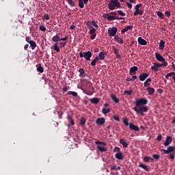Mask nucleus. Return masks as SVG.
I'll list each match as a JSON object with an SVG mask.
<instances>
[{
    "label": "nucleus",
    "instance_id": "nucleus-27",
    "mask_svg": "<svg viewBox=\"0 0 175 175\" xmlns=\"http://www.w3.org/2000/svg\"><path fill=\"white\" fill-rule=\"evenodd\" d=\"M52 41L55 42H59L61 41V38L59 37V36L58 35H56V36H54L53 38H52Z\"/></svg>",
    "mask_w": 175,
    "mask_h": 175
},
{
    "label": "nucleus",
    "instance_id": "nucleus-19",
    "mask_svg": "<svg viewBox=\"0 0 175 175\" xmlns=\"http://www.w3.org/2000/svg\"><path fill=\"white\" fill-rule=\"evenodd\" d=\"M114 39L117 43H119V44H122V43H124V40H122V38H120L118 36H115Z\"/></svg>",
    "mask_w": 175,
    "mask_h": 175
},
{
    "label": "nucleus",
    "instance_id": "nucleus-7",
    "mask_svg": "<svg viewBox=\"0 0 175 175\" xmlns=\"http://www.w3.org/2000/svg\"><path fill=\"white\" fill-rule=\"evenodd\" d=\"M117 32H118V29H117L116 27H109L108 29V35L109 36H116Z\"/></svg>",
    "mask_w": 175,
    "mask_h": 175
},
{
    "label": "nucleus",
    "instance_id": "nucleus-31",
    "mask_svg": "<svg viewBox=\"0 0 175 175\" xmlns=\"http://www.w3.org/2000/svg\"><path fill=\"white\" fill-rule=\"evenodd\" d=\"M67 120L70 122V125H75V120H73V118H72V116H68Z\"/></svg>",
    "mask_w": 175,
    "mask_h": 175
},
{
    "label": "nucleus",
    "instance_id": "nucleus-62",
    "mask_svg": "<svg viewBox=\"0 0 175 175\" xmlns=\"http://www.w3.org/2000/svg\"><path fill=\"white\" fill-rule=\"evenodd\" d=\"M169 159H174V154H173V153H170Z\"/></svg>",
    "mask_w": 175,
    "mask_h": 175
},
{
    "label": "nucleus",
    "instance_id": "nucleus-37",
    "mask_svg": "<svg viewBox=\"0 0 175 175\" xmlns=\"http://www.w3.org/2000/svg\"><path fill=\"white\" fill-rule=\"evenodd\" d=\"M171 76H175V72H171L170 73H167L166 75H165V78L169 79V77H170Z\"/></svg>",
    "mask_w": 175,
    "mask_h": 175
},
{
    "label": "nucleus",
    "instance_id": "nucleus-52",
    "mask_svg": "<svg viewBox=\"0 0 175 175\" xmlns=\"http://www.w3.org/2000/svg\"><path fill=\"white\" fill-rule=\"evenodd\" d=\"M92 27H94V28H99V26L96 25V23L94 21H92Z\"/></svg>",
    "mask_w": 175,
    "mask_h": 175
},
{
    "label": "nucleus",
    "instance_id": "nucleus-6",
    "mask_svg": "<svg viewBox=\"0 0 175 175\" xmlns=\"http://www.w3.org/2000/svg\"><path fill=\"white\" fill-rule=\"evenodd\" d=\"M161 152H163V154H172V152H174L175 151V146H170L166 149H161Z\"/></svg>",
    "mask_w": 175,
    "mask_h": 175
},
{
    "label": "nucleus",
    "instance_id": "nucleus-40",
    "mask_svg": "<svg viewBox=\"0 0 175 175\" xmlns=\"http://www.w3.org/2000/svg\"><path fill=\"white\" fill-rule=\"evenodd\" d=\"M123 123L124 124V125H125L126 126H129V120L128 118H124V119L123 120Z\"/></svg>",
    "mask_w": 175,
    "mask_h": 175
},
{
    "label": "nucleus",
    "instance_id": "nucleus-55",
    "mask_svg": "<svg viewBox=\"0 0 175 175\" xmlns=\"http://www.w3.org/2000/svg\"><path fill=\"white\" fill-rule=\"evenodd\" d=\"M110 15V14H103V18H107V20H109V16Z\"/></svg>",
    "mask_w": 175,
    "mask_h": 175
},
{
    "label": "nucleus",
    "instance_id": "nucleus-5",
    "mask_svg": "<svg viewBox=\"0 0 175 175\" xmlns=\"http://www.w3.org/2000/svg\"><path fill=\"white\" fill-rule=\"evenodd\" d=\"M142 6H143V4L142 3L137 4L135 5V12L133 14L134 16H137L138 14H140V16H142L144 14V10H140V8H142Z\"/></svg>",
    "mask_w": 175,
    "mask_h": 175
},
{
    "label": "nucleus",
    "instance_id": "nucleus-33",
    "mask_svg": "<svg viewBox=\"0 0 175 175\" xmlns=\"http://www.w3.org/2000/svg\"><path fill=\"white\" fill-rule=\"evenodd\" d=\"M98 58H100L101 61H103L105 59V53L100 52V53L98 54Z\"/></svg>",
    "mask_w": 175,
    "mask_h": 175
},
{
    "label": "nucleus",
    "instance_id": "nucleus-42",
    "mask_svg": "<svg viewBox=\"0 0 175 175\" xmlns=\"http://www.w3.org/2000/svg\"><path fill=\"white\" fill-rule=\"evenodd\" d=\"M87 25L88 27V28H90V29L94 28L92 27V22H91V21H88V23H87Z\"/></svg>",
    "mask_w": 175,
    "mask_h": 175
},
{
    "label": "nucleus",
    "instance_id": "nucleus-28",
    "mask_svg": "<svg viewBox=\"0 0 175 175\" xmlns=\"http://www.w3.org/2000/svg\"><path fill=\"white\" fill-rule=\"evenodd\" d=\"M110 111H111V109H110V108L106 109L105 107H103L102 109L103 114H109V113H110Z\"/></svg>",
    "mask_w": 175,
    "mask_h": 175
},
{
    "label": "nucleus",
    "instance_id": "nucleus-45",
    "mask_svg": "<svg viewBox=\"0 0 175 175\" xmlns=\"http://www.w3.org/2000/svg\"><path fill=\"white\" fill-rule=\"evenodd\" d=\"M95 32H96V29L94 27L90 30V35H94L96 33Z\"/></svg>",
    "mask_w": 175,
    "mask_h": 175
},
{
    "label": "nucleus",
    "instance_id": "nucleus-61",
    "mask_svg": "<svg viewBox=\"0 0 175 175\" xmlns=\"http://www.w3.org/2000/svg\"><path fill=\"white\" fill-rule=\"evenodd\" d=\"M113 120H115V121H118V122H120V118H119L118 116H113Z\"/></svg>",
    "mask_w": 175,
    "mask_h": 175
},
{
    "label": "nucleus",
    "instance_id": "nucleus-41",
    "mask_svg": "<svg viewBox=\"0 0 175 175\" xmlns=\"http://www.w3.org/2000/svg\"><path fill=\"white\" fill-rule=\"evenodd\" d=\"M53 50H55V51H56L57 53H59L61 51V50L59 49V46H53Z\"/></svg>",
    "mask_w": 175,
    "mask_h": 175
},
{
    "label": "nucleus",
    "instance_id": "nucleus-51",
    "mask_svg": "<svg viewBox=\"0 0 175 175\" xmlns=\"http://www.w3.org/2000/svg\"><path fill=\"white\" fill-rule=\"evenodd\" d=\"M160 157L161 156L159 154H152V158H154V159H159Z\"/></svg>",
    "mask_w": 175,
    "mask_h": 175
},
{
    "label": "nucleus",
    "instance_id": "nucleus-60",
    "mask_svg": "<svg viewBox=\"0 0 175 175\" xmlns=\"http://www.w3.org/2000/svg\"><path fill=\"white\" fill-rule=\"evenodd\" d=\"M126 5H127L129 9H132V3H129L128 1H126Z\"/></svg>",
    "mask_w": 175,
    "mask_h": 175
},
{
    "label": "nucleus",
    "instance_id": "nucleus-23",
    "mask_svg": "<svg viewBox=\"0 0 175 175\" xmlns=\"http://www.w3.org/2000/svg\"><path fill=\"white\" fill-rule=\"evenodd\" d=\"M154 66H156L157 68H161L162 66H167V62H164L162 64H159V63H154Z\"/></svg>",
    "mask_w": 175,
    "mask_h": 175
},
{
    "label": "nucleus",
    "instance_id": "nucleus-64",
    "mask_svg": "<svg viewBox=\"0 0 175 175\" xmlns=\"http://www.w3.org/2000/svg\"><path fill=\"white\" fill-rule=\"evenodd\" d=\"M59 120H62V112L57 111Z\"/></svg>",
    "mask_w": 175,
    "mask_h": 175
},
{
    "label": "nucleus",
    "instance_id": "nucleus-4",
    "mask_svg": "<svg viewBox=\"0 0 175 175\" xmlns=\"http://www.w3.org/2000/svg\"><path fill=\"white\" fill-rule=\"evenodd\" d=\"M87 84H88L89 90L86 89L85 91H83V92L86 95L91 96L94 94V92H95V89L94 88V87H92V83L91 82L88 81Z\"/></svg>",
    "mask_w": 175,
    "mask_h": 175
},
{
    "label": "nucleus",
    "instance_id": "nucleus-11",
    "mask_svg": "<svg viewBox=\"0 0 175 175\" xmlns=\"http://www.w3.org/2000/svg\"><path fill=\"white\" fill-rule=\"evenodd\" d=\"M129 128L131 131H135V132H139L140 131L139 126L133 124L132 122L129 123Z\"/></svg>",
    "mask_w": 175,
    "mask_h": 175
},
{
    "label": "nucleus",
    "instance_id": "nucleus-15",
    "mask_svg": "<svg viewBox=\"0 0 175 175\" xmlns=\"http://www.w3.org/2000/svg\"><path fill=\"white\" fill-rule=\"evenodd\" d=\"M119 143L120 144H122V146H123V148H128V146H129V144H128V143H126V142L125 141V139H120V140H119Z\"/></svg>",
    "mask_w": 175,
    "mask_h": 175
},
{
    "label": "nucleus",
    "instance_id": "nucleus-58",
    "mask_svg": "<svg viewBox=\"0 0 175 175\" xmlns=\"http://www.w3.org/2000/svg\"><path fill=\"white\" fill-rule=\"evenodd\" d=\"M165 16H166L167 17H170V16H172V14H171L170 12H169V11H165Z\"/></svg>",
    "mask_w": 175,
    "mask_h": 175
},
{
    "label": "nucleus",
    "instance_id": "nucleus-9",
    "mask_svg": "<svg viewBox=\"0 0 175 175\" xmlns=\"http://www.w3.org/2000/svg\"><path fill=\"white\" fill-rule=\"evenodd\" d=\"M106 122V119L105 118H98L96 120V124L97 125L102 126Z\"/></svg>",
    "mask_w": 175,
    "mask_h": 175
},
{
    "label": "nucleus",
    "instance_id": "nucleus-44",
    "mask_svg": "<svg viewBox=\"0 0 175 175\" xmlns=\"http://www.w3.org/2000/svg\"><path fill=\"white\" fill-rule=\"evenodd\" d=\"M151 70L153 71V72H158L159 69H158V67L155 66V65L152 66L151 67Z\"/></svg>",
    "mask_w": 175,
    "mask_h": 175
},
{
    "label": "nucleus",
    "instance_id": "nucleus-8",
    "mask_svg": "<svg viewBox=\"0 0 175 175\" xmlns=\"http://www.w3.org/2000/svg\"><path fill=\"white\" fill-rule=\"evenodd\" d=\"M155 57H156V59H157V61H159L160 62H166V59H165V57H163V56L161 55V54L156 53H155Z\"/></svg>",
    "mask_w": 175,
    "mask_h": 175
},
{
    "label": "nucleus",
    "instance_id": "nucleus-3",
    "mask_svg": "<svg viewBox=\"0 0 175 175\" xmlns=\"http://www.w3.org/2000/svg\"><path fill=\"white\" fill-rule=\"evenodd\" d=\"M80 58H85V61H91V57H92V52L88 51L87 52H80Z\"/></svg>",
    "mask_w": 175,
    "mask_h": 175
},
{
    "label": "nucleus",
    "instance_id": "nucleus-38",
    "mask_svg": "<svg viewBox=\"0 0 175 175\" xmlns=\"http://www.w3.org/2000/svg\"><path fill=\"white\" fill-rule=\"evenodd\" d=\"M85 122H87V120H85L84 118H81L80 120V124L81 125H85Z\"/></svg>",
    "mask_w": 175,
    "mask_h": 175
},
{
    "label": "nucleus",
    "instance_id": "nucleus-18",
    "mask_svg": "<svg viewBox=\"0 0 175 175\" xmlns=\"http://www.w3.org/2000/svg\"><path fill=\"white\" fill-rule=\"evenodd\" d=\"M115 157L116 158V159H119L120 161H122V159H124V155H122V152H117L115 154Z\"/></svg>",
    "mask_w": 175,
    "mask_h": 175
},
{
    "label": "nucleus",
    "instance_id": "nucleus-35",
    "mask_svg": "<svg viewBox=\"0 0 175 175\" xmlns=\"http://www.w3.org/2000/svg\"><path fill=\"white\" fill-rule=\"evenodd\" d=\"M157 16L163 20L165 18V15L161 11L157 12Z\"/></svg>",
    "mask_w": 175,
    "mask_h": 175
},
{
    "label": "nucleus",
    "instance_id": "nucleus-63",
    "mask_svg": "<svg viewBox=\"0 0 175 175\" xmlns=\"http://www.w3.org/2000/svg\"><path fill=\"white\" fill-rule=\"evenodd\" d=\"M95 38H96V33L91 34L90 38L92 39V40H94Z\"/></svg>",
    "mask_w": 175,
    "mask_h": 175
},
{
    "label": "nucleus",
    "instance_id": "nucleus-50",
    "mask_svg": "<svg viewBox=\"0 0 175 175\" xmlns=\"http://www.w3.org/2000/svg\"><path fill=\"white\" fill-rule=\"evenodd\" d=\"M150 85H151V83H148V82H146V81H145L144 83V86L146 88H148V87H150Z\"/></svg>",
    "mask_w": 175,
    "mask_h": 175
},
{
    "label": "nucleus",
    "instance_id": "nucleus-1",
    "mask_svg": "<svg viewBox=\"0 0 175 175\" xmlns=\"http://www.w3.org/2000/svg\"><path fill=\"white\" fill-rule=\"evenodd\" d=\"M148 103V100L146 98H139L135 101V106L133 108V110L135 111L139 116H144V113H147L148 111V107L147 106H144Z\"/></svg>",
    "mask_w": 175,
    "mask_h": 175
},
{
    "label": "nucleus",
    "instance_id": "nucleus-22",
    "mask_svg": "<svg viewBox=\"0 0 175 175\" xmlns=\"http://www.w3.org/2000/svg\"><path fill=\"white\" fill-rule=\"evenodd\" d=\"M146 91L148 92L149 95H154V92H155V89L148 87L146 88Z\"/></svg>",
    "mask_w": 175,
    "mask_h": 175
},
{
    "label": "nucleus",
    "instance_id": "nucleus-20",
    "mask_svg": "<svg viewBox=\"0 0 175 175\" xmlns=\"http://www.w3.org/2000/svg\"><path fill=\"white\" fill-rule=\"evenodd\" d=\"M129 29H133V26L132 25H127L126 27H124L122 30V33H125V32L129 31Z\"/></svg>",
    "mask_w": 175,
    "mask_h": 175
},
{
    "label": "nucleus",
    "instance_id": "nucleus-26",
    "mask_svg": "<svg viewBox=\"0 0 175 175\" xmlns=\"http://www.w3.org/2000/svg\"><path fill=\"white\" fill-rule=\"evenodd\" d=\"M111 98L112 100H113V102H115V103H120V99H118V98H117V96L116 95L111 94Z\"/></svg>",
    "mask_w": 175,
    "mask_h": 175
},
{
    "label": "nucleus",
    "instance_id": "nucleus-36",
    "mask_svg": "<svg viewBox=\"0 0 175 175\" xmlns=\"http://www.w3.org/2000/svg\"><path fill=\"white\" fill-rule=\"evenodd\" d=\"M117 18H118V17L109 15L108 17V21H113L114 20H117Z\"/></svg>",
    "mask_w": 175,
    "mask_h": 175
},
{
    "label": "nucleus",
    "instance_id": "nucleus-47",
    "mask_svg": "<svg viewBox=\"0 0 175 175\" xmlns=\"http://www.w3.org/2000/svg\"><path fill=\"white\" fill-rule=\"evenodd\" d=\"M121 148L119 147H115L113 149V152H121Z\"/></svg>",
    "mask_w": 175,
    "mask_h": 175
},
{
    "label": "nucleus",
    "instance_id": "nucleus-43",
    "mask_svg": "<svg viewBox=\"0 0 175 175\" xmlns=\"http://www.w3.org/2000/svg\"><path fill=\"white\" fill-rule=\"evenodd\" d=\"M95 144H97V145L102 144V146H106V143L100 141H96Z\"/></svg>",
    "mask_w": 175,
    "mask_h": 175
},
{
    "label": "nucleus",
    "instance_id": "nucleus-49",
    "mask_svg": "<svg viewBox=\"0 0 175 175\" xmlns=\"http://www.w3.org/2000/svg\"><path fill=\"white\" fill-rule=\"evenodd\" d=\"M79 8H81V9L84 8V3L83 2V1L79 2Z\"/></svg>",
    "mask_w": 175,
    "mask_h": 175
},
{
    "label": "nucleus",
    "instance_id": "nucleus-12",
    "mask_svg": "<svg viewBox=\"0 0 175 175\" xmlns=\"http://www.w3.org/2000/svg\"><path fill=\"white\" fill-rule=\"evenodd\" d=\"M138 68L137 66H133L130 68V72H129V75L131 76H133V75H136V72H137L138 70Z\"/></svg>",
    "mask_w": 175,
    "mask_h": 175
},
{
    "label": "nucleus",
    "instance_id": "nucleus-54",
    "mask_svg": "<svg viewBox=\"0 0 175 175\" xmlns=\"http://www.w3.org/2000/svg\"><path fill=\"white\" fill-rule=\"evenodd\" d=\"M66 42H60L59 44H60V48L61 49H64V47H65V46H66Z\"/></svg>",
    "mask_w": 175,
    "mask_h": 175
},
{
    "label": "nucleus",
    "instance_id": "nucleus-13",
    "mask_svg": "<svg viewBox=\"0 0 175 175\" xmlns=\"http://www.w3.org/2000/svg\"><path fill=\"white\" fill-rule=\"evenodd\" d=\"M149 75L148 73H142L139 76V79L140 81H144L147 77H148Z\"/></svg>",
    "mask_w": 175,
    "mask_h": 175
},
{
    "label": "nucleus",
    "instance_id": "nucleus-39",
    "mask_svg": "<svg viewBox=\"0 0 175 175\" xmlns=\"http://www.w3.org/2000/svg\"><path fill=\"white\" fill-rule=\"evenodd\" d=\"M68 95H72V96H77V92L73 91L68 92Z\"/></svg>",
    "mask_w": 175,
    "mask_h": 175
},
{
    "label": "nucleus",
    "instance_id": "nucleus-46",
    "mask_svg": "<svg viewBox=\"0 0 175 175\" xmlns=\"http://www.w3.org/2000/svg\"><path fill=\"white\" fill-rule=\"evenodd\" d=\"M117 12L120 16H126L125 12H122V10H118Z\"/></svg>",
    "mask_w": 175,
    "mask_h": 175
},
{
    "label": "nucleus",
    "instance_id": "nucleus-30",
    "mask_svg": "<svg viewBox=\"0 0 175 175\" xmlns=\"http://www.w3.org/2000/svg\"><path fill=\"white\" fill-rule=\"evenodd\" d=\"M29 44H30V46L31 47L32 50H35V49H36V42H35V41H30Z\"/></svg>",
    "mask_w": 175,
    "mask_h": 175
},
{
    "label": "nucleus",
    "instance_id": "nucleus-2",
    "mask_svg": "<svg viewBox=\"0 0 175 175\" xmlns=\"http://www.w3.org/2000/svg\"><path fill=\"white\" fill-rule=\"evenodd\" d=\"M121 4L118 0H111L108 5V9L109 10H114L116 8H120Z\"/></svg>",
    "mask_w": 175,
    "mask_h": 175
},
{
    "label": "nucleus",
    "instance_id": "nucleus-34",
    "mask_svg": "<svg viewBox=\"0 0 175 175\" xmlns=\"http://www.w3.org/2000/svg\"><path fill=\"white\" fill-rule=\"evenodd\" d=\"M67 2L70 6L75 7L76 6V3L73 0H67Z\"/></svg>",
    "mask_w": 175,
    "mask_h": 175
},
{
    "label": "nucleus",
    "instance_id": "nucleus-57",
    "mask_svg": "<svg viewBox=\"0 0 175 175\" xmlns=\"http://www.w3.org/2000/svg\"><path fill=\"white\" fill-rule=\"evenodd\" d=\"M40 31H46V27L43 26V25H40L39 27Z\"/></svg>",
    "mask_w": 175,
    "mask_h": 175
},
{
    "label": "nucleus",
    "instance_id": "nucleus-16",
    "mask_svg": "<svg viewBox=\"0 0 175 175\" xmlns=\"http://www.w3.org/2000/svg\"><path fill=\"white\" fill-rule=\"evenodd\" d=\"M79 77H85L87 76V73H85V70L83 68H79Z\"/></svg>",
    "mask_w": 175,
    "mask_h": 175
},
{
    "label": "nucleus",
    "instance_id": "nucleus-29",
    "mask_svg": "<svg viewBox=\"0 0 175 175\" xmlns=\"http://www.w3.org/2000/svg\"><path fill=\"white\" fill-rule=\"evenodd\" d=\"M159 46V50H163V49H165V41L161 40Z\"/></svg>",
    "mask_w": 175,
    "mask_h": 175
},
{
    "label": "nucleus",
    "instance_id": "nucleus-25",
    "mask_svg": "<svg viewBox=\"0 0 175 175\" xmlns=\"http://www.w3.org/2000/svg\"><path fill=\"white\" fill-rule=\"evenodd\" d=\"M143 159H144V162H150H150H154V158H152L151 157L146 156L144 157Z\"/></svg>",
    "mask_w": 175,
    "mask_h": 175
},
{
    "label": "nucleus",
    "instance_id": "nucleus-24",
    "mask_svg": "<svg viewBox=\"0 0 175 175\" xmlns=\"http://www.w3.org/2000/svg\"><path fill=\"white\" fill-rule=\"evenodd\" d=\"M139 167H142V169H144V170H146V172H150V169L148 168V166L143 164V163H140L138 165Z\"/></svg>",
    "mask_w": 175,
    "mask_h": 175
},
{
    "label": "nucleus",
    "instance_id": "nucleus-48",
    "mask_svg": "<svg viewBox=\"0 0 175 175\" xmlns=\"http://www.w3.org/2000/svg\"><path fill=\"white\" fill-rule=\"evenodd\" d=\"M132 92H133L132 90H125L124 91V94L125 95H132Z\"/></svg>",
    "mask_w": 175,
    "mask_h": 175
},
{
    "label": "nucleus",
    "instance_id": "nucleus-53",
    "mask_svg": "<svg viewBox=\"0 0 175 175\" xmlns=\"http://www.w3.org/2000/svg\"><path fill=\"white\" fill-rule=\"evenodd\" d=\"M44 18H45V20H50V15H49V14H44Z\"/></svg>",
    "mask_w": 175,
    "mask_h": 175
},
{
    "label": "nucleus",
    "instance_id": "nucleus-17",
    "mask_svg": "<svg viewBox=\"0 0 175 175\" xmlns=\"http://www.w3.org/2000/svg\"><path fill=\"white\" fill-rule=\"evenodd\" d=\"M90 102H91V103H93V105H98V103H99V102H100V98L94 97V98L90 99Z\"/></svg>",
    "mask_w": 175,
    "mask_h": 175
},
{
    "label": "nucleus",
    "instance_id": "nucleus-21",
    "mask_svg": "<svg viewBox=\"0 0 175 175\" xmlns=\"http://www.w3.org/2000/svg\"><path fill=\"white\" fill-rule=\"evenodd\" d=\"M37 71L39 72V73H43L44 72V69L43 68V66H42V64H37L36 66Z\"/></svg>",
    "mask_w": 175,
    "mask_h": 175
},
{
    "label": "nucleus",
    "instance_id": "nucleus-32",
    "mask_svg": "<svg viewBox=\"0 0 175 175\" xmlns=\"http://www.w3.org/2000/svg\"><path fill=\"white\" fill-rule=\"evenodd\" d=\"M97 150H98V151H100V152H104L105 151H107V148H105L100 146H97Z\"/></svg>",
    "mask_w": 175,
    "mask_h": 175
},
{
    "label": "nucleus",
    "instance_id": "nucleus-56",
    "mask_svg": "<svg viewBox=\"0 0 175 175\" xmlns=\"http://www.w3.org/2000/svg\"><path fill=\"white\" fill-rule=\"evenodd\" d=\"M161 140H162V135L161 134H159L158 135V137H157V142H161Z\"/></svg>",
    "mask_w": 175,
    "mask_h": 175
},
{
    "label": "nucleus",
    "instance_id": "nucleus-10",
    "mask_svg": "<svg viewBox=\"0 0 175 175\" xmlns=\"http://www.w3.org/2000/svg\"><path fill=\"white\" fill-rule=\"evenodd\" d=\"M172 142H173V137H172V136H167L165 139V142H164L165 147L170 146Z\"/></svg>",
    "mask_w": 175,
    "mask_h": 175
},
{
    "label": "nucleus",
    "instance_id": "nucleus-14",
    "mask_svg": "<svg viewBox=\"0 0 175 175\" xmlns=\"http://www.w3.org/2000/svg\"><path fill=\"white\" fill-rule=\"evenodd\" d=\"M137 42L139 44H141L142 46H146L147 41L144 39H143L142 37H139L137 39Z\"/></svg>",
    "mask_w": 175,
    "mask_h": 175
},
{
    "label": "nucleus",
    "instance_id": "nucleus-59",
    "mask_svg": "<svg viewBox=\"0 0 175 175\" xmlns=\"http://www.w3.org/2000/svg\"><path fill=\"white\" fill-rule=\"evenodd\" d=\"M113 51H114V54L116 55L118 54H119V51L118 49H116V47L113 46Z\"/></svg>",
    "mask_w": 175,
    "mask_h": 175
}]
</instances>
